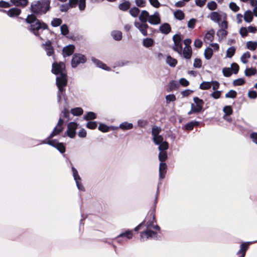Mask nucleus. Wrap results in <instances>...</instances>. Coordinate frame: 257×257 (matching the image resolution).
<instances>
[{"label": "nucleus", "instance_id": "27", "mask_svg": "<svg viewBox=\"0 0 257 257\" xmlns=\"http://www.w3.org/2000/svg\"><path fill=\"white\" fill-rule=\"evenodd\" d=\"M166 62L170 66L174 67L177 63V60L170 56H168L166 58Z\"/></svg>", "mask_w": 257, "mask_h": 257}, {"label": "nucleus", "instance_id": "10", "mask_svg": "<svg viewBox=\"0 0 257 257\" xmlns=\"http://www.w3.org/2000/svg\"><path fill=\"white\" fill-rule=\"evenodd\" d=\"M74 180L75 181L76 186L79 191H85V188L81 183V179L78 174V171L74 167L71 168Z\"/></svg>", "mask_w": 257, "mask_h": 257}, {"label": "nucleus", "instance_id": "24", "mask_svg": "<svg viewBox=\"0 0 257 257\" xmlns=\"http://www.w3.org/2000/svg\"><path fill=\"white\" fill-rule=\"evenodd\" d=\"M149 16L150 14L148 11L146 10H143L139 17L140 22L147 23L149 19Z\"/></svg>", "mask_w": 257, "mask_h": 257}, {"label": "nucleus", "instance_id": "36", "mask_svg": "<svg viewBox=\"0 0 257 257\" xmlns=\"http://www.w3.org/2000/svg\"><path fill=\"white\" fill-rule=\"evenodd\" d=\"M96 118V114L93 112H88L84 117V119L86 120H93Z\"/></svg>", "mask_w": 257, "mask_h": 257}, {"label": "nucleus", "instance_id": "9", "mask_svg": "<svg viewBox=\"0 0 257 257\" xmlns=\"http://www.w3.org/2000/svg\"><path fill=\"white\" fill-rule=\"evenodd\" d=\"M226 14L222 12H213L210 14L208 18L213 22L219 24L221 20L226 19Z\"/></svg>", "mask_w": 257, "mask_h": 257}, {"label": "nucleus", "instance_id": "33", "mask_svg": "<svg viewBox=\"0 0 257 257\" xmlns=\"http://www.w3.org/2000/svg\"><path fill=\"white\" fill-rule=\"evenodd\" d=\"M133 127V124L132 123H128L127 122H123L120 124L119 128L123 130H131Z\"/></svg>", "mask_w": 257, "mask_h": 257}, {"label": "nucleus", "instance_id": "46", "mask_svg": "<svg viewBox=\"0 0 257 257\" xmlns=\"http://www.w3.org/2000/svg\"><path fill=\"white\" fill-rule=\"evenodd\" d=\"M235 48L233 46L229 47L226 51V56L228 58H231L234 54Z\"/></svg>", "mask_w": 257, "mask_h": 257}, {"label": "nucleus", "instance_id": "35", "mask_svg": "<svg viewBox=\"0 0 257 257\" xmlns=\"http://www.w3.org/2000/svg\"><path fill=\"white\" fill-rule=\"evenodd\" d=\"M83 109L81 107H76L71 110V113L74 116H80L82 114Z\"/></svg>", "mask_w": 257, "mask_h": 257}, {"label": "nucleus", "instance_id": "11", "mask_svg": "<svg viewBox=\"0 0 257 257\" xmlns=\"http://www.w3.org/2000/svg\"><path fill=\"white\" fill-rule=\"evenodd\" d=\"M161 132V127L157 126H153L152 130V134L153 136V142L155 144H159L163 140V137L161 135H159V134Z\"/></svg>", "mask_w": 257, "mask_h": 257}, {"label": "nucleus", "instance_id": "39", "mask_svg": "<svg viewBox=\"0 0 257 257\" xmlns=\"http://www.w3.org/2000/svg\"><path fill=\"white\" fill-rule=\"evenodd\" d=\"M211 87V83L209 81H203L200 84L199 88L202 90H207Z\"/></svg>", "mask_w": 257, "mask_h": 257}, {"label": "nucleus", "instance_id": "8", "mask_svg": "<svg viewBox=\"0 0 257 257\" xmlns=\"http://www.w3.org/2000/svg\"><path fill=\"white\" fill-rule=\"evenodd\" d=\"M64 120L61 118H59L56 126L53 129L52 132L50 134L49 137L46 140H50L53 137L59 135L64 130Z\"/></svg>", "mask_w": 257, "mask_h": 257}, {"label": "nucleus", "instance_id": "7", "mask_svg": "<svg viewBox=\"0 0 257 257\" xmlns=\"http://www.w3.org/2000/svg\"><path fill=\"white\" fill-rule=\"evenodd\" d=\"M86 60V57L84 55L79 53L74 54L71 60L72 67L76 68L79 64L85 63Z\"/></svg>", "mask_w": 257, "mask_h": 257}, {"label": "nucleus", "instance_id": "62", "mask_svg": "<svg viewBox=\"0 0 257 257\" xmlns=\"http://www.w3.org/2000/svg\"><path fill=\"white\" fill-rule=\"evenodd\" d=\"M230 68H231V71H233V72L234 74H237L239 70V66L237 64H236L235 63H233L231 65Z\"/></svg>", "mask_w": 257, "mask_h": 257}, {"label": "nucleus", "instance_id": "40", "mask_svg": "<svg viewBox=\"0 0 257 257\" xmlns=\"http://www.w3.org/2000/svg\"><path fill=\"white\" fill-rule=\"evenodd\" d=\"M130 5L129 2H124V3L120 4L119 5L118 8L120 10L126 11L130 8Z\"/></svg>", "mask_w": 257, "mask_h": 257}, {"label": "nucleus", "instance_id": "44", "mask_svg": "<svg viewBox=\"0 0 257 257\" xmlns=\"http://www.w3.org/2000/svg\"><path fill=\"white\" fill-rule=\"evenodd\" d=\"M199 124V122L194 121H191L188 123H187L185 125V128L186 130L191 131L192 130L194 126L195 125H198Z\"/></svg>", "mask_w": 257, "mask_h": 257}, {"label": "nucleus", "instance_id": "29", "mask_svg": "<svg viewBox=\"0 0 257 257\" xmlns=\"http://www.w3.org/2000/svg\"><path fill=\"white\" fill-rule=\"evenodd\" d=\"M253 15L252 12L248 10L246 11L244 14V20L247 23H250L252 21Z\"/></svg>", "mask_w": 257, "mask_h": 257}, {"label": "nucleus", "instance_id": "6", "mask_svg": "<svg viewBox=\"0 0 257 257\" xmlns=\"http://www.w3.org/2000/svg\"><path fill=\"white\" fill-rule=\"evenodd\" d=\"M172 39L174 42V45L172 47L173 50L177 52L179 55H182V39L181 34L174 35Z\"/></svg>", "mask_w": 257, "mask_h": 257}, {"label": "nucleus", "instance_id": "42", "mask_svg": "<svg viewBox=\"0 0 257 257\" xmlns=\"http://www.w3.org/2000/svg\"><path fill=\"white\" fill-rule=\"evenodd\" d=\"M167 154L165 151H160L159 160L161 162H164L167 159Z\"/></svg>", "mask_w": 257, "mask_h": 257}, {"label": "nucleus", "instance_id": "63", "mask_svg": "<svg viewBox=\"0 0 257 257\" xmlns=\"http://www.w3.org/2000/svg\"><path fill=\"white\" fill-rule=\"evenodd\" d=\"M196 22V20L195 19L192 18L190 19L187 24L188 27L190 29H193L195 27Z\"/></svg>", "mask_w": 257, "mask_h": 257}, {"label": "nucleus", "instance_id": "2", "mask_svg": "<svg viewBox=\"0 0 257 257\" xmlns=\"http://www.w3.org/2000/svg\"><path fill=\"white\" fill-rule=\"evenodd\" d=\"M143 222L144 224L145 223L146 229L140 233L141 240L144 241L148 239L157 238V232L156 231H160V228L157 224L154 212H152L147 216Z\"/></svg>", "mask_w": 257, "mask_h": 257}, {"label": "nucleus", "instance_id": "56", "mask_svg": "<svg viewBox=\"0 0 257 257\" xmlns=\"http://www.w3.org/2000/svg\"><path fill=\"white\" fill-rule=\"evenodd\" d=\"M229 8L234 12H237L239 11V8L234 2H231L229 5Z\"/></svg>", "mask_w": 257, "mask_h": 257}, {"label": "nucleus", "instance_id": "54", "mask_svg": "<svg viewBox=\"0 0 257 257\" xmlns=\"http://www.w3.org/2000/svg\"><path fill=\"white\" fill-rule=\"evenodd\" d=\"M222 73L225 77H230L232 74V71L230 68H224L222 69Z\"/></svg>", "mask_w": 257, "mask_h": 257}, {"label": "nucleus", "instance_id": "58", "mask_svg": "<svg viewBox=\"0 0 257 257\" xmlns=\"http://www.w3.org/2000/svg\"><path fill=\"white\" fill-rule=\"evenodd\" d=\"M249 138L251 139L252 142L257 145V133L252 132L250 134Z\"/></svg>", "mask_w": 257, "mask_h": 257}, {"label": "nucleus", "instance_id": "21", "mask_svg": "<svg viewBox=\"0 0 257 257\" xmlns=\"http://www.w3.org/2000/svg\"><path fill=\"white\" fill-rule=\"evenodd\" d=\"M167 165L165 163L161 162L159 165V179H163L165 177L167 172Z\"/></svg>", "mask_w": 257, "mask_h": 257}, {"label": "nucleus", "instance_id": "47", "mask_svg": "<svg viewBox=\"0 0 257 257\" xmlns=\"http://www.w3.org/2000/svg\"><path fill=\"white\" fill-rule=\"evenodd\" d=\"M61 34L64 36H66L69 34V29L67 25L63 24L60 27Z\"/></svg>", "mask_w": 257, "mask_h": 257}, {"label": "nucleus", "instance_id": "3", "mask_svg": "<svg viewBox=\"0 0 257 257\" xmlns=\"http://www.w3.org/2000/svg\"><path fill=\"white\" fill-rule=\"evenodd\" d=\"M67 81L65 80L63 76L56 78V85L58 88L57 94V102L60 105L61 103V99L63 97L65 100H66L65 96V88L67 85Z\"/></svg>", "mask_w": 257, "mask_h": 257}, {"label": "nucleus", "instance_id": "4", "mask_svg": "<svg viewBox=\"0 0 257 257\" xmlns=\"http://www.w3.org/2000/svg\"><path fill=\"white\" fill-rule=\"evenodd\" d=\"M65 69V65L63 62H60L59 63L54 62L52 64V72L56 75H59L56 78L62 76L67 81Z\"/></svg>", "mask_w": 257, "mask_h": 257}, {"label": "nucleus", "instance_id": "5", "mask_svg": "<svg viewBox=\"0 0 257 257\" xmlns=\"http://www.w3.org/2000/svg\"><path fill=\"white\" fill-rule=\"evenodd\" d=\"M40 144H47L55 148H56L60 153L63 154L66 151L65 147L62 143H59L56 140H45L43 141H39Z\"/></svg>", "mask_w": 257, "mask_h": 257}, {"label": "nucleus", "instance_id": "49", "mask_svg": "<svg viewBox=\"0 0 257 257\" xmlns=\"http://www.w3.org/2000/svg\"><path fill=\"white\" fill-rule=\"evenodd\" d=\"M70 113L68 109L66 108H64L61 112V114L60 115V117L62 118V117L66 118L68 120L69 119Z\"/></svg>", "mask_w": 257, "mask_h": 257}, {"label": "nucleus", "instance_id": "51", "mask_svg": "<svg viewBox=\"0 0 257 257\" xmlns=\"http://www.w3.org/2000/svg\"><path fill=\"white\" fill-rule=\"evenodd\" d=\"M236 95L237 93L235 90H230L228 92L226 93L225 96L226 98H234L236 97Z\"/></svg>", "mask_w": 257, "mask_h": 257}, {"label": "nucleus", "instance_id": "15", "mask_svg": "<svg viewBox=\"0 0 257 257\" xmlns=\"http://www.w3.org/2000/svg\"><path fill=\"white\" fill-rule=\"evenodd\" d=\"M147 22L153 25L160 24L161 23V18L159 13L156 12L153 15H150Z\"/></svg>", "mask_w": 257, "mask_h": 257}, {"label": "nucleus", "instance_id": "28", "mask_svg": "<svg viewBox=\"0 0 257 257\" xmlns=\"http://www.w3.org/2000/svg\"><path fill=\"white\" fill-rule=\"evenodd\" d=\"M154 44V41L152 38H146L143 40V46L146 48L152 47Z\"/></svg>", "mask_w": 257, "mask_h": 257}, {"label": "nucleus", "instance_id": "23", "mask_svg": "<svg viewBox=\"0 0 257 257\" xmlns=\"http://www.w3.org/2000/svg\"><path fill=\"white\" fill-rule=\"evenodd\" d=\"M192 53V51L191 47H184L183 50L182 49V55H183L184 58L186 59H189L191 58Z\"/></svg>", "mask_w": 257, "mask_h": 257}, {"label": "nucleus", "instance_id": "20", "mask_svg": "<svg viewBox=\"0 0 257 257\" xmlns=\"http://www.w3.org/2000/svg\"><path fill=\"white\" fill-rule=\"evenodd\" d=\"M42 46L44 47L48 56H50L53 55L54 53V49L52 46L51 42L50 41H48L45 44H43Z\"/></svg>", "mask_w": 257, "mask_h": 257}, {"label": "nucleus", "instance_id": "19", "mask_svg": "<svg viewBox=\"0 0 257 257\" xmlns=\"http://www.w3.org/2000/svg\"><path fill=\"white\" fill-rule=\"evenodd\" d=\"M75 47L73 45H69L63 49V54L64 57H67L71 55L74 52Z\"/></svg>", "mask_w": 257, "mask_h": 257}, {"label": "nucleus", "instance_id": "61", "mask_svg": "<svg viewBox=\"0 0 257 257\" xmlns=\"http://www.w3.org/2000/svg\"><path fill=\"white\" fill-rule=\"evenodd\" d=\"M97 124L96 121H89L86 124V127L89 129L93 130L97 127Z\"/></svg>", "mask_w": 257, "mask_h": 257}, {"label": "nucleus", "instance_id": "14", "mask_svg": "<svg viewBox=\"0 0 257 257\" xmlns=\"http://www.w3.org/2000/svg\"><path fill=\"white\" fill-rule=\"evenodd\" d=\"M256 242L257 240L250 242H243L240 244V249L237 251V255H239V257H244L245 255L246 251L248 248L249 245Z\"/></svg>", "mask_w": 257, "mask_h": 257}, {"label": "nucleus", "instance_id": "26", "mask_svg": "<svg viewBox=\"0 0 257 257\" xmlns=\"http://www.w3.org/2000/svg\"><path fill=\"white\" fill-rule=\"evenodd\" d=\"M12 3L17 7H25L28 4V0H11Z\"/></svg>", "mask_w": 257, "mask_h": 257}, {"label": "nucleus", "instance_id": "1", "mask_svg": "<svg viewBox=\"0 0 257 257\" xmlns=\"http://www.w3.org/2000/svg\"><path fill=\"white\" fill-rule=\"evenodd\" d=\"M50 3V0H38L31 4L30 10L33 14L29 15L25 21L30 24V30L35 36H39L42 30L48 29L47 25L37 19L35 15L41 16L49 11Z\"/></svg>", "mask_w": 257, "mask_h": 257}, {"label": "nucleus", "instance_id": "22", "mask_svg": "<svg viewBox=\"0 0 257 257\" xmlns=\"http://www.w3.org/2000/svg\"><path fill=\"white\" fill-rule=\"evenodd\" d=\"M159 30L160 32L165 34H168L171 31V27L168 23H164L160 26Z\"/></svg>", "mask_w": 257, "mask_h": 257}, {"label": "nucleus", "instance_id": "34", "mask_svg": "<svg viewBox=\"0 0 257 257\" xmlns=\"http://www.w3.org/2000/svg\"><path fill=\"white\" fill-rule=\"evenodd\" d=\"M213 49L212 48H207L204 51V57L207 60H209L213 55Z\"/></svg>", "mask_w": 257, "mask_h": 257}, {"label": "nucleus", "instance_id": "60", "mask_svg": "<svg viewBox=\"0 0 257 257\" xmlns=\"http://www.w3.org/2000/svg\"><path fill=\"white\" fill-rule=\"evenodd\" d=\"M77 4H78L79 9L80 11L84 10L86 7L85 0H79Z\"/></svg>", "mask_w": 257, "mask_h": 257}, {"label": "nucleus", "instance_id": "16", "mask_svg": "<svg viewBox=\"0 0 257 257\" xmlns=\"http://www.w3.org/2000/svg\"><path fill=\"white\" fill-rule=\"evenodd\" d=\"M91 60L92 62L97 66V67H99L100 68H101L102 69L106 70V71H110V68L107 66L106 65H105L104 63H103L102 61L100 60L95 58V57H91Z\"/></svg>", "mask_w": 257, "mask_h": 257}, {"label": "nucleus", "instance_id": "32", "mask_svg": "<svg viewBox=\"0 0 257 257\" xmlns=\"http://www.w3.org/2000/svg\"><path fill=\"white\" fill-rule=\"evenodd\" d=\"M156 145H159L158 149L160 151H166L169 147L168 143L166 141H164V139L159 144Z\"/></svg>", "mask_w": 257, "mask_h": 257}, {"label": "nucleus", "instance_id": "17", "mask_svg": "<svg viewBox=\"0 0 257 257\" xmlns=\"http://www.w3.org/2000/svg\"><path fill=\"white\" fill-rule=\"evenodd\" d=\"M2 11L7 13V15L10 17H17L20 15L21 13V10L17 8H13L8 11H6L4 10H2Z\"/></svg>", "mask_w": 257, "mask_h": 257}, {"label": "nucleus", "instance_id": "13", "mask_svg": "<svg viewBox=\"0 0 257 257\" xmlns=\"http://www.w3.org/2000/svg\"><path fill=\"white\" fill-rule=\"evenodd\" d=\"M78 124L75 122H70L68 124L66 134L70 138H73L76 135V130L77 129Z\"/></svg>", "mask_w": 257, "mask_h": 257}, {"label": "nucleus", "instance_id": "50", "mask_svg": "<svg viewBox=\"0 0 257 257\" xmlns=\"http://www.w3.org/2000/svg\"><path fill=\"white\" fill-rule=\"evenodd\" d=\"M207 7L210 10L213 11L217 9V5L214 1H211L208 3Z\"/></svg>", "mask_w": 257, "mask_h": 257}, {"label": "nucleus", "instance_id": "18", "mask_svg": "<svg viewBox=\"0 0 257 257\" xmlns=\"http://www.w3.org/2000/svg\"><path fill=\"white\" fill-rule=\"evenodd\" d=\"M193 100L196 104V105H195V111L197 112L201 111L203 108V106L204 103L203 100L198 97H194Z\"/></svg>", "mask_w": 257, "mask_h": 257}, {"label": "nucleus", "instance_id": "25", "mask_svg": "<svg viewBox=\"0 0 257 257\" xmlns=\"http://www.w3.org/2000/svg\"><path fill=\"white\" fill-rule=\"evenodd\" d=\"M119 237L124 238L127 239H131L133 237V231L132 230H127L119 234Z\"/></svg>", "mask_w": 257, "mask_h": 257}, {"label": "nucleus", "instance_id": "48", "mask_svg": "<svg viewBox=\"0 0 257 257\" xmlns=\"http://www.w3.org/2000/svg\"><path fill=\"white\" fill-rule=\"evenodd\" d=\"M256 72V70L254 68H246L245 70V75L246 76H250L254 75Z\"/></svg>", "mask_w": 257, "mask_h": 257}, {"label": "nucleus", "instance_id": "59", "mask_svg": "<svg viewBox=\"0 0 257 257\" xmlns=\"http://www.w3.org/2000/svg\"><path fill=\"white\" fill-rule=\"evenodd\" d=\"M179 86L178 83L176 81L172 80L169 83V89L170 90L175 89Z\"/></svg>", "mask_w": 257, "mask_h": 257}, {"label": "nucleus", "instance_id": "52", "mask_svg": "<svg viewBox=\"0 0 257 257\" xmlns=\"http://www.w3.org/2000/svg\"><path fill=\"white\" fill-rule=\"evenodd\" d=\"M223 111L225 113L224 115H230L232 113V109L231 107L229 105L224 106Z\"/></svg>", "mask_w": 257, "mask_h": 257}, {"label": "nucleus", "instance_id": "64", "mask_svg": "<svg viewBox=\"0 0 257 257\" xmlns=\"http://www.w3.org/2000/svg\"><path fill=\"white\" fill-rule=\"evenodd\" d=\"M239 33L241 37H245L247 36L248 34V31L246 28L241 27L239 30Z\"/></svg>", "mask_w": 257, "mask_h": 257}, {"label": "nucleus", "instance_id": "38", "mask_svg": "<svg viewBox=\"0 0 257 257\" xmlns=\"http://www.w3.org/2000/svg\"><path fill=\"white\" fill-rule=\"evenodd\" d=\"M174 15L175 18L179 20H182L184 19L185 16L184 13L181 10H179L175 12Z\"/></svg>", "mask_w": 257, "mask_h": 257}, {"label": "nucleus", "instance_id": "43", "mask_svg": "<svg viewBox=\"0 0 257 257\" xmlns=\"http://www.w3.org/2000/svg\"><path fill=\"white\" fill-rule=\"evenodd\" d=\"M62 23V21L61 19L60 18H54L51 22V24L52 25V26H53V27H57L58 26H59L61 25Z\"/></svg>", "mask_w": 257, "mask_h": 257}, {"label": "nucleus", "instance_id": "30", "mask_svg": "<svg viewBox=\"0 0 257 257\" xmlns=\"http://www.w3.org/2000/svg\"><path fill=\"white\" fill-rule=\"evenodd\" d=\"M111 35L113 39L116 41H120L122 39V33L119 31H113Z\"/></svg>", "mask_w": 257, "mask_h": 257}, {"label": "nucleus", "instance_id": "41", "mask_svg": "<svg viewBox=\"0 0 257 257\" xmlns=\"http://www.w3.org/2000/svg\"><path fill=\"white\" fill-rule=\"evenodd\" d=\"M247 48L251 51L255 50L257 48V42L248 41L246 43Z\"/></svg>", "mask_w": 257, "mask_h": 257}, {"label": "nucleus", "instance_id": "55", "mask_svg": "<svg viewBox=\"0 0 257 257\" xmlns=\"http://www.w3.org/2000/svg\"><path fill=\"white\" fill-rule=\"evenodd\" d=\"M245 83V81L243 78H238L235 79L233 82V84L234 86H240Z\"/></svg>", "mask_w": 257, "mask_h": 257}, {"label": "nucleus", "instance_id": "53", "mask_svg": "<svg viewBox=\"0 0 257 257\" xmlns=\"http://www.w3.org/2000/svg\"><path fill=\"white\" fill-rule=\"evenodd\" d=\"M227 32L224 29H219L217 32V35L219 37L223 38L227 35Z\"/></svg>", "mask_w": 257, "mask_h": 257}, {"label": "nucleus", "instance_id": "37", "mask_svg": "<svg viewBox=\"0 0 257 257\" xmlns=\"http://www.w3.org/2000/svg\"><path fill=\"white\" fill-rule=\"evenodd\" d=\"M140 12L139 9L135 7L131 8L129 11L130 15L134 18H136L138 16Z\"/></svg>", "mask_w": 257, "mask_h": 257}, {"label": "nucleus", "instance_id": "12", "mask_svg": "<svg viewBox=\"0 0 257 257\" xmlns=\"http://www.w3.org/2000/svg\"><path fill=\"white\" fill-rule=\"evenodd\" d=\"M134 26L144 36L148 35L147 30L149 28V26L147 23L135 21L134 22Z\"/></svg>", "mask_w": 257, "mask_h": 257}, {"label": "nucleus", "instance_id": "45", "mask_svg": "<svg viewBox=\"0 0 257 257\" xmlns=\"http://www.w3.org/2000/svg\"><path fill=\"white\" fill-rule=\"evenodd\" d=\"M250 57V54L249 52H246L244 53L240 57L241 61L244 63L246 64L247 62V59Z\"/></svg>", "mask_w": 257, "mask_h": 257}, {"label": "nucleus", "instance_id": "31", "mask_svg": "<svg viewBox=\"0 0 257 257\" xmlns=\"http://www.w3.org/2000/svg\"><path fill=\"white\" fill-rule=\"evenodd\" d=\"M214 31L212 30L208 31L204 37V40L208 42H212L214 39Z\"/></svg>", "mask_w": 257, "mask_h": 257}, {"label": "nucleus", "instance_id": "57", "mask_svg": "<svg viewBox=\"0 0 257 257\" xmlns=\"http://www.w3.org/2000/svg\"><path fill=\"white\" fill-rule=\"evenodd\" d=\"M98 130L104 133L108 132L109 130V127L103 123H100L99 124Z\"/></svg>", "mask_w": 257, "mask_h": 257}]
</instances>
